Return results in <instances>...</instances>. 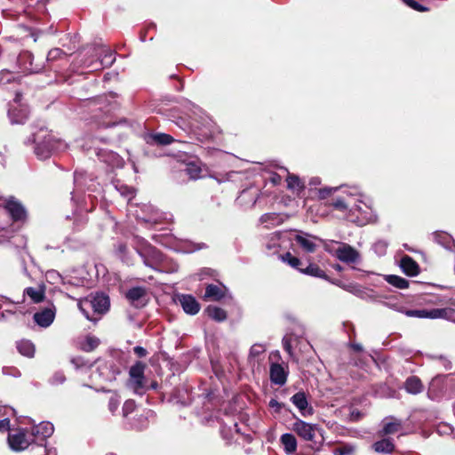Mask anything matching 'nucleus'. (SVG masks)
<instances>
[{
	"mask_svg": "<svg viewBox=\"0 0 455 455\" xmlns=\"http://www.w3.org/2000/svg\"><path fill=\"white\" fill-rule=\"evenodd\" d=\"M136 251L142 259L144 265L155 271L164 273L178 271L179 266L177 263H172V267H167L168 258L142 238L139 239Z\"/></svg>",
	"mask_w": 455,
	"mask_h": 455,
	"instance_id": "nucleus-1",
	"label": "nucleus"
},
{
	"mask_svg": "<svg viewBox=\"0 0 455 455\" xmlns=\"http://www.w3.org/2000/svg\"><path fill=\"white\" fill-rule=\"evenodd\" d=\"M455 393V377L452 375H437L429 383L427 396L437 400L443 395Z\"/></svg>",
	"mask_w": 455,
	"mask_h": 455,
	"instance_id": "nucleus-2",
	"label": "nucleus"
},
{
	"mask_svg": "<svg viewBox=\"0 0 455 455\" xmlns=\"http://www.w3.org/2000/svg\"><path fill=\"white\" fill-rule=\"evenodd\" d=\"M78 306L86 318L91 320L87 308H92L95 313L100 315L104 314L109 308V299L103 293L96 294L90 299L81 300Z\"/></svg>",
	"mask_w": 455,
	"mask_h": 455,
	"instance_id": "nucleus-3",
	"label": "nucleus"
},
{
	"mask_svg": "<svg viewBox=\"0 0 455 455\" xmlns=\"http://www.w3.org/2000/svg\"><path fill=\"white\" fill-rule=\"evenodd\" d=\"M331 243H337L339 244V247L332 251L330 248L329 244L325 245V250L329 252H333L334 256L340 261L347 263V264H355L360 261L361 255L358 251H356L354 247L351 245L345 243H339V242H334L331 241Z\"/></svg>",
	"mask_w": 455,
	"mask_h": 455,
	"instance_id": "nucleus-4",
	"label": "nucleus"
},
{
	"mask_svg": "<svg viewBox=\"0 0 455 455\" xmlns=\"http://www.w3.org/2000/svg\"><path fill=\"white\" fill-rule=\"evenodd\" d=\"M63 147L62 141L56 140L52 135H48L42 142H36L35 154L39 159L44 160Z\"/></svg>",
	"mask_w": 455,
	"mask_h": 455,
	"instance_id": "nucleus-5",
	"label": "nucleus"
},
{
	"mask_svg": "<svg viewBox=\"0 0 455 455\" xmlns=\"http://www.w3.org/2000/svg\"><path fill=\"white\" fill-rule=\"evenodd\" d=\"M29 432L27 429H19L8 435V443L10 448L14 451H21L27 449L32 443Z\"/></svg>",
	"mask_w": 455,
	"mask_h": 455,
	"instance_id": "nucleus-6",
	"label": "nucleus"
},
{
	"mask_svg": "<svg viewBox=\"0 0 455 455\" xmlns=\"http://www.w3.org/2000/svg\"><path fill=\"white\" fill-rule=\"evenodd\" d=\"M453 314V310L451 308L444 307V308H433V309H416V310H407L405 315L410 317H417V318H430V319H437L443 318L448 319Z\"/></svg>",
	"mask_w": 455,
	"mask_h": 455,
	"instance_id": "nucleus-7",
	"label": "nucleus"
},
{
	"mask_svg": "<svg viewBox=\"0 0 455 455\" xmlns=\"http://www.w3.org/2000/svg\"><path fill=\"white\" fill-rule=\"evenodd\" d=\"M292 430L303 440L313 441L315 433L320 432L322 429L315 424H310L297 419L292 425Z\"/></svg>",
	"mask_w": 455,
	"mask_h": 455,
	"instance_id": "nucleus-8",
	"label": "nucleus"
},
{
	"mask_svg": "<svg viewBox=\"0 0 455 455\" xmlns=\"http://www.w3.org/2000/svg\"><path fill=\"white\" fill-rule=\"evenodd\" d=\"M20 93H16L14 99V104L12 105L8 110V116L12 124H23L28 116V109L26 106L20 105Z\"/></svg>",
	"mask_w": 455,
	"mask_h": 455,
	"instance_id": "nucleus-9",
	"label": "nucleus"
},
{
	"mask_svg": "<svg viewBox=\"0 0 455 455\" xmlns=\"http://www.w3.org/2000/svg\"><path fill=\"white\" fill-rule=\"evenodd\" d=\"M95 154L100 162L112 169L122 168L124 166V159L112 150L107 148L95 149Z\"/></svg>",
	"mask_w": 455,
	"mask_h": 455,
	"instance_id": "nucleus-10",
	"label": "nucleus"
},
{
	"mask_svg": "<svg viewBox=\"0 0 455 455\" xmlns=\"http://www.w3.org/2000/svg\"><path fill=\"white\" fill-rule=\"evenodd\" d=\"M53 432V425L51 422L44 421L38 425L33 426L31 431L29 432V435L34 437V442L43 443L45 442V440L50 437Z\"/></svg>",
	"mask_w": 455,
	"mask_h": 455,
	"instance_id": "nucleus-11",
	"label": "nucleus"
},
{
	"mask_svg": "<svg viewBox=\"0 0 455 455\" xmlns=\"http://www.w3.org/2000/svg\"><path fill=\"white\" fill-rule=\"evenodd\" d=\"M125 297L135 307H142L147 303V290L141 286L132 287L127 291Z\"/></svg>",
	"mask_w": 455,
	"mask_h": 455,
	"instance_id": "nucleus-12",
	"label": "nucleus"
},
{
	"mask_svg": "<svg viewBox=\"0 0 455 455\" xmlns=\"http://www.w3.org/2000/svg\"><path fill=\"white\" fill-rule=\"evenodd\" d=\"M97 373L100 379L110 382L116 379V377L120 373V371L115 366L113 362H99Z\"/></svg>",
	"mask_w": 455,
	"mask_h": 455,
	"instance_id": "nucleus-13",
	"label": "nucleus"
},
{
	"mask_svg": "<svg viewBox=\"0 0 455 455\" xmlns=\"http://www.w3.org/2000/svg\"><path fill=\"white\" fill-rule=\"evenodd\" d=\"M228 293V290L222 283L219 284H208L205 288L204 299L220 301L226 298Z\"/></svg>",
	"mask_w": 455,
	"mask_h": 455,
	"instance_id": "nucleus-14",
	"label": "nucleus"
},
{
	"mask_svg": "<svg viewBox=\"0 0 455 455\" xmlns=\"http://www.w3.org/2000/svg\"><path fill=\"white\" fill-rule=\"evenodd\" d=\"M291 402L298 408L303 417L311 416L314 409L308 404L307 395L304 392H298L291 397Z\"/></svg>",
	"mask_w": 455,
	"mask_h": 455,
	"instance_id": "nucleus-15",
	"label": "nucleus"
},
{
	"mask_svg": "<svg viewBox=\"0 0 455 455\" xmlns=\"http://www.w3.org/2000/svg\"><path fill=\"white\" fill-rule=\"evenodd\" d=\"M4 203L5 204L4 209L10 213L13 220H23L26 218V211L18 201L11 198Z\"/></svg>",
	"mask_w": 455,
	"mask_h": 455,
	"instance_id": "nucleus-16",
	"label": "nucleus"
},
{
	"mask_svg": "<svg viewBox=\"0 0 455 455\" xmlns=\"http://www.w3.org/2000/svg\"><path fill=\"white\" fill-rule=\"evenodd\" d=\"M288 372L284 367L280 363H272L270 365V379L271 381L279 386L285 384L287 380Z\"/></svg>",
	"mask_w": 455,
	"mask_h": 455,
	"instance_id": "nucleus-17",
	"label": "nucleus"
},
{
	"mask_svg": "<svg viewBox=\"0 0 455 455\" xmlns=\"http://www.w3.org/2000/svg\"><path fill=\"white\" fill-rule=\"evenodd\" d=\"M382 426L381 435H392L402 429L403 422L394 416H388L383 419Z\"/></svg>",
	"mask_w": 455,
	"mask_h": 455,
	"instance_id": "nucleus-18",
	"label": "nucleus"
},
{
	"mask_svg": "<svg viewBox=\"0 0 455 455\" xmlns=\"http://www.w3.org/2000/svg\"><path fill=\"white\" fill-rule=\"evenodd\" d=\"M400 267L409 276H417L419 274V264L410 256L404 255L400 260Z\"/></svg>",
	"mask_w": 455,
	"mask_h": 455,
	"instance_id": "nucleus-19",
	"label": "nucleus"
},
{
	"mask_svg": "<svg viewBox=\"0 0 455 455\" xmlns=\"http://www.w3.org/2000/svg\"><path fill=\"white\" fill-rule=\"evenodd\" d=\"M55 317V313L51 308H44L40 312L34 314V321L41 327L46 328L50 326Z\"/></svg>",
	"mask_w": 455,
	"mask_h": 455,
	"instance_id": "nucleus-20",
	"label": "nucleus"
},
{
	"mask_svg": "<svg viewBox=\"0 0 455 455\" xmlns=\"http://www.w3.org/2000/svg\"><path fill=\"white\" fill-rule=\"evenodd\" d=\"M180 302L183 310L188 315H194L200 310V304L192 295H182Z\"/></svg>",
	"mask_w": 455,
	"mask_h": 455,
	"instance_id": "nucleus-21",
	"label": "nucleus"
},
{
	"mask_svg": "<svg viewBox=\"0 0 455 455\" xmlns=\"http://www.w3.org/2000/svg\"><path fill=\"white\" fill-rule=\"evenodd\" d=\"M145 363L141 362H137L134 365H132L130 369V377L135 384L136 388H142L143 387V379H144V370Z\"/></svg>",
	"mask_w": 455,
	"mask_h": 455,
	"instance_id": "nucleus-22",
	"label": "nucleus"
},
{
	"mask_svg": "<svg viewBox=\"0 0 455 455\" xmlns=\"http://www.w3.org/2000/svg\"><path fill=\"white\" fill-rule=\"evenodd\" d=\"M313 239L317 238L307 234H300L295 236L296 243L307 252H314L315 251L316 244Z\"/></svg>",
	"mask_w": 455,
	"mask_h": 455,
	"instance_id": "nucleus-23",
	"label": "nucleus"
},
{
	"mask_svg": "<svg viewBox=\"0 0 455 455\" xmlns=\"http://www.w3.org/2000/svg\"><path fill=\"white\" fill-rule=\"evenodd\" d=\"M284 220L285 217L283 215L276 212L265 213L259 219L260 222L265 224L267 228L282 224Z\"/></svg>",
	"mask_w": 455,
	"mask_h": 455,
	"instance_id": "nucleus-24",
	"label": "nucleus"
},
{
	"mask_svg": "<svg viewBox=\"0 0 455 455\" xmlns=\"http://www.w3.org/2000/svg\"><path fill=\"white\" fill-rule=\"evenodd\" d=\"M371 447L377 453L390 454L395 450V443L393 442V439L384 438L375 442Z\"/></svg>",
	"mask_w": 455,
	"mask_h": 455,
	"instance_id": "nucleus-25",
	"label": "nucleus"
},
{
	"mask_svg": "<svg viewBox=\"0 0 455 455\" xmlns=\"http://www.w3.org/2000/svg\"><path fill=\"white\" fill-rule=\"evenodd\" d=\"M404 388L409 394L418 395L422 392L423 385L418 377L411 376L404 382Z\"/></svg>",
	"mask_w": 455,
	"mask_h": 455,
	"instance_id": "nucleus-26",
	"label": "nucleus"
},
{
	"mask_svg": "<svg viewBox=\"0 0 455 455\" xmlns=\"http://www.w3.org/2000/svg\"><path fill=\"white\" fill-rule=\"evenodd\" d=\"M435 240L437 243L443 246L447 250L453 251L455 250V241L446 232H437L435 234Z\"/></svg>",
	"mask_w": 455,
	"mask_h": 455,
	"instance_id": "nucleus-27",
	"label": "nucleus"
},
{
	"mask_svg": "<svg viewBox=\"0 0 455 455\" xmlns=\"http://www.w3.org/2000/svg\"><path fill=\"white\" fill-rule=\"evenodd\" d=\"M146 140L148 144L169 145L173 141V139L166 133H152L147 136Z\"/></svg>",
	"mask_w": 455,
	"mask_h": 455,
	"instance_id": "nucleus-28",
	"label": "nucleus"
},
{
	"mask_svg": "<svg viewBox=\"0 0 455 455\" xmlns=\"http://www.w3.org/2000/svg\"><path fill=\"white\" fill-rule=\"evenodd\" d=\"M281 443L286 453L291 454L297 450V440L292 434L286 433L281 435Z\"/></svg>",
	"mask_w": 455,
	"mask_h": 455,
	"instance_id": "nucleus-29",
	"label": "nucleus"
},
{
	"mask_svg": "<svg viewBox=\"0 0 455 455\" xmlns=\"http://www.w3.org/2000/svg\"><path fill=\"white\" fill-rule=\"evenodd\" d=\"M17 349L18 351L27 357H33L35 355V345L28 339H22L17 342Z\"/></svg>",
	"mask_w": 455,
	"mask_h": 455,
	"instance_id": "nucleus-30",
	"label": "nucleus"
},
{
	"mask_svg": "<svg viewBox=\"0 0 455 455\" xmlns=\"http://www.w3.org/2000/svg\"><path fill=\"white\" fill-rule=\"evenodd\" d=\"M205 312L212 319L217 322H223L227 319V313L224 309L216 306H208Z\"/></svg>",
	"mask_w": 455,
	"mask_h": 455,
	"instance_id": "nucleus-31",
	"label": "nucleus"
},
{
	"mask_svg": "<svg viewBox=\"0 0 455 455\" xmlns=\"http://www.w3.org/2000/svg\"><path fill=\"white\" fill-rule=\"evenodd\" d=\"M300 272L314 277L326 279L327 275L325 272L321 269L316 264L310 263L303 269H300Z\"/></svg>",
	"mask_w": 455,
	"mask_h": 455,
	"instance_id": "nucleus-32",
	"label": "nucleus"
},
{
	"mask_svg": "<svg viewBox=\"0 0 455 455\" xmlns=\"http://www.w3.org/2000/svg\"><path fill=\"white\" fill-rule=\"evenodd\" d=\"M150 411L136 415L131 423V427L136 430H143L148 427V414Z\"/></svg>",
	"mask_w": 455,
	"mask_h": 455,
	"instance_id": "nucleus-33",
	"label": "nucleus"
},
{
	"mask_svg": "<svg viewBox=\"0 0 455 455\" xmlns=\"http://www.w3.org/2000/svg\"><path fill=\"white\" fill-rule=\"evenodd\" d=\"M385 279L389 284L399 289H405L409 286V282L405 278L399 275H387Z\"/></svg>",
	"mask_w": 455,
	"mask_h": 455,
	"instance_id": "nucleus-34",
	"label": "nucleus"
},
{
	"mask_svg": "<svg viewBox=\"0 0 455 455\" xmlns=\"http://www.w3.org/2000/svg\"><path fill=\"white\" fill-rule=\"evenodd\" d=\"M25 294L28 296L33 302L39 303L41 302L44 298V293L40 289H36L33 287H28L25 290Z\"/></svg>",
	"mask_w": 455,
	"mask_h": 455,
	"instance_id": "nucleus-35",
	"label": "nucleus"
},
{
	"mask_svg": "<svg viewBox=\"0 0 455 455\" xmlns=\"http://www.w3.org/2000/svg\"><path fill=\"white\" fill-rule=\"evenodd\" d=\"M100 345V339L94 336H87L82 344V349L85 352L94 350Z\"/></svg>",
	"mask_w": 455,
	"mask_h": 455,
	"instance_id": "nucleus-36",
	"label": "nucleus"
},
{
	"mask_svg": "<svg viewBox=\"0 0 455 455\" xmlns=\"http://www.w3.org/2000/svg\"><path fill=\"white\" fill-rule=\"evenodd\" d=\"M9 84H17L15 75L8 70H2L0 72V85L5 86Z\"/></svg>",
	"mask_w": 455,
	"mask_h": 455,
	"instance_id": "nucleus-37",
	"label": "nucleus"
},
{
	"mask_svg": "<svg viewBox=\"0 0 455 455\" xmlns=\"http://www.w3.org/2000/svg\"><path fill=\"white\" fill-rule=\"evenodd\" d=\"M283 261L288 263L291 267L296 268L300 272V269H303L300 266L302 265L299 259L292 256L290 252H286L282 256Z\"/></svg>",
	"mask_w": 455,
	"mask_h": 455,
	"instance_id": "nucleus-38",
	"label": "nucleus"
},
{
	"mask_svg": "<svg viewBox=\"0 0 455 455\" xmlns=\"http://www.w3.org/2000/svg\"><path fill=\"white\" fill-rule=\"evenodd\" d=\"M19 62L20 63H22L23 61L24 62H29V66H25L24 67V70L29 72V73H36L37 72V69L36 68H34L32 67V60H33V56L30 52H23L21 53L20 56H19Z\"/></svg>",
	"mask_w": 455,
	"mask_h": 455,
	"instance_id": "nucleus-39",
	"label": "nucleus"
},
{
	"mask_svg": "<svg viewBox=\"0 0 455 455\" xmlns=\"http://www.w3.org/2000/svg\"><path fill=\"white\" fill-rule=\"evenodd\" d=\"M287 187L290 189H300L303 188L304 186L298 176L289 174L287 177Z\"/></svg>",
	"mask_w": 455,
	"mask_h": 455,
	"instance_id": "nucleus-40",
	"label": "nucleus"
},
{
	"mask_svg": "<svg viewBox=\"0 0 455 455\" xmlns=\"http://www.w3.org/2000/svg\"><path fill=\"white\" fill-rule=\"evenodd\" d=\"M115 53L110 50H105V54L100 60V64L102 67H110L115 62Z\"/></svg>",
	"mask_w": 455,
	"mask_h": 455,
	"instance_id": "nucleus-41",
	"label": "nucleus"
},
{
	"mask_svg": "<svg viewBox=\"0 0 455 455\" xmlns=\"http://www.w3.org/2000/svg\"><path fill=\"white\" fill-rule=\"evenodd\" d=\"M185 171L192 180H196L200 177L201 169L194 164H188Z\"/></svg>",
	"mask_w": 455,
	"mask_h": 455,
	"instance_id": "nucleus-42",
	"label": "nucleus"
},
{
	"mask_svg": "<svg viewBox=\"0 0 455 455\" xmlns=\"http://www.w3.org/2000/svg\"><path fill=\"white\" fill-rule=\"evenodd\" d=\"M266 350V347L262 344H254L251 347L249 358L254 359L263 354Z\"/></svg>",
	"mask_w": 455,
	"mask_h": 455,
	"instance_id": "nucleus-43",
	"label": "nucleus"
},
{
	"mask_svg": "<svg viewBox=\"0 0 455 455\" xmlns=\"http://www.w3.org/2000/svg\"><path fill=\"white\" fill-rule=\"evenodd\" d=\"M387 242L379 240L374 243L373 250L379 256H383L387 252Z\"/></svg>",
	"mask_w": 455,
	"mask_h": 455,
	"instance_id": "nucleus-44",
	"label": "nucleus"
},
{
	"mask_svg": "<svg viewBox=\"0 0 455 455\" xmlns=\"http://www.w3.org/2000/svg\"><path fill=\"white\" fill-rule=\"evenodd\" d=\"M402 1L406 5H408L409 7H411V9H413V10H415L417 12H424L429 11V8L420 4L416 0H402Z\"/></svg>",
	"mask_w": 455,
	"mask_h": 455,
	"instance_id": "nucleus-45",
	"label": "nucleus"
},
{
	"mask_svg": "<svg viewBox=\"0 0 455 455\" xmlns=\"http://www.w3.org/2000/svg\"><path fill=\"white\" fill-rule=\"evenodd\" d=\"M136 404L132 400H127L123 405V415L124 418H127L130 413H132L135 410Z\"/></svg>",
	"mask_w": 455,
	"mask_h": 455,
	"instance_id": "nucleus-46",
	"label": "nucleus"
},
{
	"mask_svg": "<svg viewBox=\"0 0 455 455\" xmlns=\"http://www.w3.org/2000/svg\"><path fill=\"white\" fill-rule=\"evenodd\" d=\"M66 380V377L62 371L55 372L50 379L52 385H60Z\"/></svg>",
	"mask_w": 455,
	"mask_h": 455,
	"instance_id": "nucleus-47",
	"label": "nucleus"
},
{
	"mask_svg": "<svg viewBox=\"0 0 455 455\" xmlns=\"http://www.w3.org/2000/svg\"><path fill=\"white\" fill-rule=\"evenodd\" d=\"M283 349L289 354L290 356H293V351L291 347V337L284 336L282 340Z\"/></svg>",
	"mask_w": 455,
	"mask_h": 455,
	"instance_id": "nucleus-48",
	"label": "nucleus"
},
{
	"mask_svg": "<svg viewBox=\"0 0 455 455\" xmlns=\"http://www.w3.org/2000/svg\"><path fill=\"white\" fill-rule=\"evenodd\" d=\"M338 187L335 188H324L318 190V196L321 199H325L330 196L333 192L338 190Z\"/></svg>",
	"mask_w": 455,
	"mask_h": 455,
	"instance_id": "nucleus-49",
	"label": "nucleus"
},
{
	"mask_svg": "<svg viewBox=\"0 0 455 455\" xmlns=\"http://www.w3.org/2000/svg\"><path fill=\"white\" fill-rule=\"evenodd\" d=\"M354 452V447L351 445H344L334 450L335 455H347Z\"/></svg>",
	"mask_w": 455,
	"mask_h": 455,
	"instance_id": "nucleus-50",
	"label": "nucleus"
},
{
	"mask_svg": "<svg viewBox=\"0 0 455 455\" xmlns=\"http://www.w3.org/2000/svg\"><path fill=\"white\" fill-rule=\"evenodd\" d=\"M64 54L65 53L63 52L62 50H60L59 48H55V49L51 50L48 52L47 60H57V59L60 58L61 55H64Z\"/></svg>",
	"mask_w": 455,
	"mask_h": 455,
	"instance_id": "nucleus-51",
	"label": "nucleus"
},
{
	"mask_svg": "<svg viewBox=\"0 0 455 455\" xmlns=\"http://www.w3.org/2000/svg\"><path fill=\"white\" fill-rule=\"evenodd\" d=\"M332 206L339 211H345L347 209V204L342 198H337L333 201Z\"/></svg>",
	"mask_w": 455,
	"mask_h": 455,
	"instance_id": "nucleus-52",
	"label": "nucleus"
},
{
	"mask_svg": "<svg viewBox=\"0 0 455 455\" xmlns=\"http://www.w3.org/2000/svg\"><path fill=\"white\" fill-rule=\"evenodd\" d=\"M120 401L117 397L113 396L108 401V409L111 412H115L118 406H119Z\"/></svg>",
	"mask_w": 455,
	"mask_h": 455,
	"instance_id": "nucleus-53",
	"label": "nucleus"
},
{
	"mask_svg": "<svg viewBox=\"0 0 455 455\" xmlns=\"http://www.w3.org/2000/svg\"><path fill=\"white\" fill-rule=\"evenodd\" d=\"M133 351L136 354V355L139 357H145L148 354L147 350L144 347H140V346L135 347L133 348Z\"/></svg>",
	"mask_w": 455,
	"mask_h": 455,
	"instance_id": "nucleus-54",
	"label": "nucleus"
},
{
	"mask_svg": "<svg viewBox=\"0 0 455 455\" xmlns=\"http://www.w3.org/2000/svg\"><path fill=\"white\" fill-rule=\"evenodd\" d=\"M9 426H10V420L8 419H4L0 420V430L1 431L9 429Z\"/></svg>",
	"mask_w": 455,
	"mask_h": 455,
	"instance_id": "nucleus-55",
	"label": "nucleus"
},
{
	"mask_svg": "<svg viewBox=\"0 0 455 455\" xmlns=\"http://www.w3.org/2000/svg\"><path fill=\"white\" fill-rule=\"evenodd\" d=\"M45 455H57V450L54 447H48L44 444Z\"/></svg>",
	"mask_w": 455,
	"mask_h": 455,
	"instance_id": "nucleus-56",
	"label": "nucleus"
},
{
	"mask_svg": "<svg viewBox=\"0 0 455 455\" xmlns=\"http://www.w3.org/2000/svg\"><path fill=\"white\" fill-rule=\"evenodd\" d=\"M47 276L49 278H52V279H54L55 277L60 278V275H59V273L54 270L47 272Z\"/></svg>",
	"mask_w": 455,
	"mask_h": 455,
	"instance_id": "nucleus-57",
	"label": "nucleus"
},
{
	"mask_svg": "<svg viewBox=\"0 0 455 455\" xmlns=\"http://www.w3.org/2000/svg\"><path fill=\"white\" fill-rule=\"evenodd\" d=\"M269 406L272 408L279 409L281 407V404L275 399H271L269 402Z\"/></svg>",
	"mask_w": 455,
	"mask_h": 455,
	"instance_id": "nucleus-58",
	"label": "nucleus"
},
{
	"mask_svg": "<svg viewBox=\"0 0 455 455\" xmlns=\"http://www.w3.org/2000/svg\"><path fill=\"white\" fill-rule=\"evenodd\" d=\"M347 193L349 196H356L357 194H359V189L357 188H351V190L347 191Z\"/></svg>",
	"mask_w": 455,
	"mask_h": 455,
	"instance_id": "nucleus-59",
	"label": "nucleus"
},
{
	"mask_svg": "<svg viewBox=\"0 0 455 455\" xmlns=\"http://www.w3.org/2000/svg\"><path fill=\"white\" fill-rule=\"evenodd\" d=\"M143 220L145 222H150V223H157L158 222V219L156 217H149L148 219L143 218Z\"/></svg>",
	"mask_w": 455,
	"mask_h": 455,
	"instance_id": "nucleus-60",
	"label": "nucleus"
},
{
	"mask_svg": "<svg viewBox=\"0 0 455 455\" xmlns=\"http://www.w3.org/2000/svg\"><path fill=\"white\" fill-rule=\"evenodd\" d=\"M127 247L124 243H119L118 246H117V250L121 252V253H124L125 251H126Z\"/></svg>",
	"mask_w": 455,
	"mask_h": 455,
	"instance_id": "nucleus-61",
	"label": "nucleus"
},
{
	"mask_svg": "<svg viewBox=\"0 0 455 455\" xmlns=\"http://www.w3.org/2000/svg\"><path fill=\"white\" fill-rule=\"evenodd\" d=\"M82 177V173L76 172L74 174L75 183L77 184L79 182L80 178Z\"/></svg>",
	"mask_w": 455,
	"mask_h": 455,
	"instance_id": "nucleus-62",
	"label": "nucleus"
},
{
	"mask_svg": "<svg viewBox=\"0 0 455 455\" xmlns=\"http://www.w3.org/2000/svg\"><path fill=\"white\" fill-rule=\"evenodd\" d=\"M442 361H443V366L446 368V369H450L451 368V362L446 360V359H443L441 358Z\"/></svg>",
	"mask_w": 455,
	"mask_h": 455,
	"instance_id": "nucleus-63",
	"label": "nucleus"
},
{
	"mask_svg": "<svg viewBox=\"0 0 455 455\" xmlns=\"http://www.w3.org/2000/svg\"><path fill=\"white\" fill-rule=\"evenodd\" d=\"M353 348H354L355 351H362V350H363V347H362L360 344H354V345H353Z\"/></svg>",
	"mask_w": 455,
	"mask_h": 455,
	"instance_id": "nucleus-64",
	"label": "nucleus"
}]
</instances>
